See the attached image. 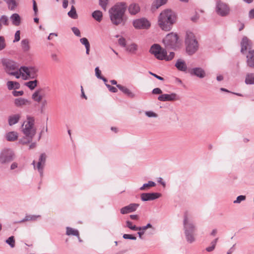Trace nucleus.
<instances>
[{
    "mask_svg": "<svg viewBox=\"0 0 254 254\" xmlns=\"http://www.w3.org/2000/svg\"><path fill=\"white\" fill-rule=\"evenodd\" d=\"M37 83L38 81L37 80H34L26 82L25 85L30 89L33 90L37 86Z\"/></svg>",
    "mask_w": 254,
    "mask_h": 254,
    "instance_id": "nucleus-40",
    "label": "nucleus"
},
{
    "mask_svg": "<svg viewBox=\"0 0 254 254\" xmlns=\"http://www.w3.org/2000/svg\"><path fill=\"white\" fill-rule=\"evenodd\" d=\"M129 13L131 15H135L140 11L139 5L136 3H132L128 8Z\"/></svg>",
    "mask_w": 254,
    "mask_h": 254,
    "instance_id": "nucleus-26",
    "label": "nucleus"
},
{
    "mask_svg": "<svg viewBox=\"0 0 254 254\" xmlns=\"http://www.w3.org/2000/svg\"><path fill=\"white\" fill-rule=\"evenodd\" d=\"M139 204L137 203H130L128 205L126 206L121 209V213L122 214H125L135 211Z\"/></svg>",
    "mask_w": 254,
    "mask_h": 254,
    "instance_id": "nucleus-15",
    "label": "nucleus"
},
{
    "mask_svg": "<svg viewBox=\"0 0 254 254\" xmlns=\"http://www.w3.org/2000/svg\"><path fill=\"white\" fill-rule=\"evenodd\" d=\"M152 225L150 223H148L146 226L142 227H137V230L138 231H145L148 228H152Z\"/></svg>",
    "mask_w": 254,
    "mask_h": 254,
    "instance_id": "nucleus-52",
    "label": "nucleus"
},
{
    "mask_svg": "<svg viewBox=\"0 0 254 254\" xmlns=\"http://www.w3.org/2000/svg\"><path fill=\"white\" fill-rule=\"evenodd\" d=\"M167 2V0H155L152 5L151 9L152 11H155L158 9L161 5L165 4Z\"/></svg>",
    "mask_w": 254,
    "mask_h": 254,
    "instance_id": "nucleus-30",
    "label": "nucleus"
},
{
    "mask_svg": "<svg viewBox=\"0 0 254 254\" xmlns=\"http://www.w3.org/2000/svg\"><path fill=\"white\" fill-rule=\"evenodd\" d=\"M133 25L135 28L147 29L150 27V24L146 19L141 18L134 20Z\"/></svg>",
    "mask_w": 254,
    "mask_h": 254,
    "instance_id": "nucleus-12",
    "label": "nucleus"
},
{
    "mask_svg": "<svg viewBox=\"0 0 254 254\" xmlns=\"http://www.w3.org/2000/svg\"><path fill=\"white\" fill-rule=\"evenodd\" d=\"M247 63L248 66L254 68V50L250 51L247 55Z\"/></svg>",
    "mask_w": 254,
    "mask_h": 254,
    "instance_id": "nucleus-18",
    "label": "nucleus"
},
{
    "mask_svg": "<svg viewBox=\"0 0 254 254\" xmlns=\"http://www.w3.org/2000/svg\"><path fill=\"white\" fill-rule=\"evenodd\" d=\"M20 32L19 30H17L14 35V39L13 41V43L18 42L20 39Z\"/></svg>",
    "mask_w": 254,
    "mask_h": 254,
    "instance_id": "nucleus-51",
    "label": "nucleus"
},
{
    "mask_svg": "<svg viewBox=\"0 0 254 254\" xmlns=\"http://www.w3.org/2000/svg\"><path fill=\"white\" fill-rule=\"evenodd\" d=\"M72 31L73 32V33L77 37H80L81 36V33L80 30L75 27H73L71 28Z\"/></svg>",
    "mask_w": 254,
    "mask_h": 254,
    "instance_id": "nucleus-54",
    "label": "nucleus"
},
{
    "mask_svg": "<svg viewBox=\"0 0 254 254\" xmlns=\"http://www.w3.org/2000/svg\"><path fill=\"white\" fill-rule=\"evenodd\" d=\"M242 53L244 54L250 46V41L247 37H244L241 42Z\"/></svg>",
    "mask_w": 254,
    "mask_h": 254,
    "instance_id": "nucleus-19",
    "label": "nucleus"
},
{
    "mask_svg": "<svg viewBox=\"0 0 254 254\" xmlns=\"http://www.w3.org/2000/svg\"><path fill=\"white\" fill-rule=\"evenodd\" d=\"M51 58L54 61H58V58L57 55L55 53H53L51 54Z\"/></svg>",
    "mask_w": 254,
    "mask_h": 254,
    "instance_id": "nucleus-62",
    "label": "nucleus"
},
{
    "mask_svg": "<svg viewBox=\"0 0 254 254\" xmlns=\"http://www.w3.org/2000/svg\"><path fill=\"white\" fill-rule=\"evenodd\" d=\"M118 43L122 47L125 48L127 46L126 40L123 37H120L118 39Z\"/></svg>",
    "mask_w": 254,
    "mask_h": 254,
    "instance_id": "nucleus-47",
    "label": "nucleus"
},
{
    "mask_svg": "<svg viewBox=\"0 0 254 254\" xmlns=\"http://www.w3.org/2000/svg\"><path fill=\"white\" fill-rule=\"evenodd\" d=\"M80 43L85 46L86 49V54H89L90 45V43L86 38H82L80 39Z\"/></svg>",
    "mask_w": 254,
    "mask_h": 254,
    "instance_id": "nucleus-31",
    "label": "nucleus"
},
{
    "mask_svg": "<svg viewBox=\"0 0 254 254\" xmlns=\"http://www.w3.org/2000/svg\"><path fill=\"white\" fill-rule=\"evenodd\" d=\"M106 86L108 88L109 90L112 93H116L118 91V89L116 87L112 86L109 84H106Z\"/></svg>",
    "mask_w": 254,
    "mask_h": 254,
    "instance_id": "nucleus-50",
    "label": "nucleus"
},
{
    "mask_svg": "<svg viewBox=\"0 0 254 254\" xmlns=\"http://www.w3.org/2000/svg\"><path fill=\"white\" fill-rule=\"evenodd\" d=\"M92 16L93 18L98 22H100L102 20L103 14L102 12L100 10L94 11L92 13Z\"/></svg>",
    "mask_w": 254,
    "mask_h": 254,
    "instance_id": "nucleus-33",
    "label": "nucleus"
},
{
    "mask_svg": "<svg viewBox=\"0 0 254 254\" xmlns=\"http://www.w3.org/2000/svg\"><path fill=\"white\" fill-rule=\"evenodd\" d=\"M35 161H33L32 164L33 165L34 168L37 169L38 170V171H39V172L41 176H42L43 175V168L45 166V165L43 164L42 163H41L39 161L38 162L36 167L35 166Z\"/></svg>",
    "mask_w": 254,
    "mask_h": 254,
    "instance_id": "nucleus-34",
    "label": "nucleus"
},
{
    "mask_svg": "<svg viewBox=\"0 0 254 254\" xmlns=\"http://www.w3.org/2000/svg\"><path fill=\"white\" fill-rule=\"evenodd\" d=\"M175 56V53L173 52L170 53L169 55H167V51L166 50V54L164 60L169 61L172 60Z\"/></svg>",
    "mask_w": 254,
    "mask_h": 254,
    "instance_id": "nucleus-46",
    "label": "nucleus"
},
{
    "mask_svg": "<svg viewBox=\"0 0 254 254\" xmlns=\"http://www.w3.org/2000/svg\"><path fill=\"white\" fill-rule=\"evenodd\" d=\"M183 226L187 242L189 244L194 243L196 240L197 228L190 217L187 214H185L184 216Z\"/></svg>",
    "mask_w": 254,
    "mask_h": 254,
    "instance_id": "nucleus-4",
    "label": "nucleus"
},
{
    "mask_svg": "<svg viewBox=\"0 0 254 254\" xmlns=\"http://www.w3.org/2000/svg\"><path fill=\"white\" fill-rule=\"evenodd\" d=\"M7 86L9 90L13 89H18L20 87L19 84L17 82L9 81L7 82Z\"/></svg>",
    "mask_w": 254,
    "mask_h": 254,
    "instance_id": "nucleus-38",
    "label": "nucleus"
},
{
    "mask_svg": "<svg viewBox=\"0 0 254 254\" xmlns=\"http://www.w3.org/2000/svg\"><path fill=\"white\" fill-rule=\"evenodd\" d=\"M180 98L175 93H172L170 94H164L159 96L158 97V99L161 101H173L179 100Z\"/></svg>",
    "mask_w": 254,
    "mask_h": 254,
    "instance_id": "nucleus-13",
    "label": "nucleus"
},
{
    "mask_svg": "<svg viewBox=\"0 0 254 254\" xmlns=\"http://www.w3.org/2000/svg\"><path fill=\"white\" fill-rule=\"evenodd\" d=\"M95 75L96 76V77L98 78H101V77L102 76L101 75V70L99 69V67H96L95 69Z\"/></svg>",
    "mask_w": 254,
    "mask_h": 254,
    "instance_id": "nucleus-56",
    "label": "nucleus"
},
{
    "mask_svg": "<svg viewBox=\"0 0 254 254\" xmlns=\"http://www.w3.org/2000/svg\"><path fill=\"white\" fill-rule=\"evenodd\" d=\"M156 184L153 181H148L146 184L143 185L142 187L139 188L140 190H148L150 187H154Z\"/></svg>",
    "mask_w": 254,
    "mask_h": 254,
    "instance_id": "nucleus-36",
    "label": "nucleus"
},
{
    "mask_svg": "<svg viewBox=\"0 0 254 254\" xmlns=\"http://www.w3.org/2000/svg\"><path fill=\"white\" fill-rule=\"evenodd\" d=\"M215 11L218 15L225 17L229 14L230 8L227 3L218 0L216 2Z\"/></svg>",
    "mask_w": 254,
    "mask_h": 254,
    "instance_id": "nucleus-9",
    "label": "nucleus"
},
{
    "mask_svg": "<svg viewBox=\"0 0 254 254\" xmlns=\"http://www.w3.org/2000/svg\"><path fill=\"white\" fill-rule=\"evenodd\" d=\"M66 229V234L67 235L76 236L79 238V232H78V230L74 229L69 227H67Z\"/></svg>",
    "mask_w": 254,
    "mask_h": 254,
    "instance_id": "nucleus-37",
    "label": "nucleus"
},
{
    "mask_svg": "<svg viewBox=\"0 0 254 254\" xmlns=\"http://www.w3.org/2000/svg\"><path fill=\"white\" fill-rule=\"evenodd\" d=\"M246 196L245 195H239L237 197L236 200L234 201V203H240L242 201H244L246 199Z\"/></svg>",
    "mask_w": 254,
    "mask_h": 254,
    "instance_id": "nucleus-49",
    "label": "nucleus"
},
{
    "mask_svg": "<svg viewBox=\"0 0 254 254\" xmlns=\"http://www.w3.org/2000/svg\"><path fill=\"white\" fill-rule=\"evenodd\" d=\"M41 217L39 215H26L25 217L20 221L16 222L15 223H21L26 221H36L38 218Z\"/></svg>",
    "mask_w": 254,
    "mask_h": 254,
    "instance_id": "nucleus-22",
    "label": "nucleus"
},
{
    "mask_svg": "<svg viewBox=\"0 0 254 254\" xmlns=\"http://www.w3.org/2000/svg\"><path fill=\"white\" fill-rule=\"evenodd\" d=\"M5 243L9 245L11 248L15 247V241L14 236H11L6 240Z\"/></svg>",
    "mask_w": 254,
    "mask_h": 254,
    "instance_id": "nucleus-42",
    "label": "nucleus"
},
{
    "mask_svg": "<svg viewBox=\"0 0 254 254\" xmlns=\"http://www.w3.org/2000/svg\"><path fill=\"white\" fill-rule=\"evenodd\" d=\"M163 42L166 49L176 50L180 46L178 36L173 32L168 34L163 39Z\"/></svg>",
    "mask_w": 254,
    "mask_h": 254,
    "instance_id": "nucleus-7",
    "label": "nucleus"
},
{
    "mask_svg": "<svg viewBox=\"0 0 254 254\" xmlns=\"http://www.w3.org/2000/svg\"><path fill=\"white\" fill-rule=\"evenodd\" d=\"M152 92L154 94H160L162 93V91L159 88H155L153 89Z\"/></svg>",
    "mask_w": 254,
    "mask_h": 254,
    "instance_id": "nucleus-60",
    "label": "nucleus"
},
{
    "mask_svg": "<svg viewBox=\"0 0 254 254\" xmlns=\"http://www.w3.org/2000/svg\"><path fill=\"white\" fill-rule=\"evenodd\" d=\"M69 17L72 19H77L78 15L76 13V9L73 5H72L70 10L67 13Z\"/></svg>",
    "mask_w": 254,
    "mask_h": 254,
    "instance_id": "nucleus-39",
    "label": "nucleus"
},
{
    "mask_svg": "<svg viewBox=\"0 0 254 254\" xmlns=\"http://www.w3.org/2000/svg\"><path fill=\"white\" fill-rule=\"evenodd\" d=\"M14 158L13 151L9 149H4L0 153V163L2 164L8 163Z\"/></svg>",
    "mask_w": 254,
    "mask_h": 254,
    "instance_id": "nucleus-11",
    "label": "nucleus"
},
{
    "mask_svg": "<svg viewBox=\"0 0 254 254\" xmlns=\"http://www.w3.org/2000/svg\"><path fill=\"white\" fill-rule=\"evenodd\" d=\"M129 217L132 220H137L139 219V217L137 215H130Z\"/></svg>",
    "mask_w": 254,
    "mask_h": 254,
    "instance_id": "nucleus-64",
    "label": "nucleus"
},
{
    "mask_svg": "<svg viewBox=\"0 0 254 254\" xmlns=\"http://www.w3.org/2000/svg\"><path fill=\"white\" fill-rule=\"evenodd\" d=\"M149 52L156 59L163 60L166 54V49L162 48L159 44H155L151 47Z\"/></svg>",
    "mask_w": 254,
    "mask_h": 254,
    "instance_id": "nucleus-10",
    "label": "nucleus"
},
{
    "mask_svg": "<svg viewBox=\"0 0 254 254\" xmlns=\"http://www.w3.org/2000/svg\"><path fill=\"white\" fill-rule=\"evenodd\" d=\"M33 10L34 11V14L36 15L38 13V7L36 4V1L35 0H33Z\"/></svg>",
    "mask_w": 254,
    "mask_h": 254,
    "instance_id": "nucleus-59",
    "label": "nucleus"
},
{
    "mask_svg": "<svg viewBox=\"0 0 254 254\" xmlns=\"http://www.w3.org/2000/svg\"><path fill=\"white\" fill-rule=\"evenodd\" d=\"M68 6V0H63V6L64 8H66Z\"/></svg>",
    "mask_w": 254,
    "mask_h": 254,
    "instance_id": "nucleus-63",
    "label": "nucleus"
},
{
    "mask_svg": "<svg viewBox=\"0 0 254 254\" xmlns=\"http://www.w3.org/2000/svg\"><path fill=\"white\" fill-rule=\"evenodd\" d=\"M14 104L16 107H21L24 105H30V102L27 99L18 98L14 100Z\"/></svg>",
    "mask_w": 254,
    "mask_h": 254,
    "instance_id": "nucleus-21",
    "label": "nucleus"
},
{
    "mask_svg": "<svg viewBox=\"0 0 254 254\" xmlns=\"http://www.w3.org/2000/svg\"><path fill=\"white\" fill-rule=\"evenodd\" d=\"M126 50L127 52L134 54L136 53V52L138 50V46L135 43H132L128 45L127 46H126Z\"/></svg>",
    "mask_w": 254,
    "mask_h": 254,
    "instance_id": "nucleus-27",
    "label": "nucleus"
},
{
    "mask_svg": "<svg viewBox=\"0 0 254 254\" xmlns=\"http://www.w3.org/2000/svg\"><path fill=\"white\" fill-rule=\"evenodd\" d=\"M161 194L157 192L143 193L141 194V199L143 201L153 200L160 197Z\"/></svg>",
    "mask_w": 254,
    "mask_h": 254,
    "instance_id": "nucleus-14",
    "label": "nucleus"
},
{
    "mask_svg": "<svg viewBox=\"0 0 254 254\" xmlns=\"http://www.w3.org/2000/svg\"><path fill=\"white\" fill-rule=\"evenodd\" d=\"M6 47L5 40L3 36H0V51H2Z\"/></svg>",
    "mask_w": 254,
    "mask_h": 254,
    "instance_id": "nucleus-45",
    "label": "nucleus"
},
{
    "mask_svg": "<svg viewBox=\"0 0 254 254\" xmlns=\"http://www.w3.org/2000/svg\"><path fill=\"white\" fill-rule=\"evenodd\" d=\"M1 62L5 72L7 74L13 76L16 78H19L20 67L17 63L8 59H2Z\"/></svg>",
    "mask_w": 254,
    "mask_h": 254,
    "instance_id": "nucleus-5",
    "label": "nucleus"
},
{
    "mask_svg": "<svg viewBox=\"0 0 254 254\" xmlns=\"http://www.w3.org/2000/svg\"><path fill=\"white\" fill-rule=\"evenodd\" d=\"M177 20L176 13L172 10L162 11L158 17V25L163 31H170Z\"/></svg>",
    "mask_w": 254,
    "mask_h": 254,
    "instance_id": "nucleus-3",
    "label": "nucleus"
},
{
    "mask_svg": "<svg viewBox=\"0 0 254 254\" xmlns=\"http://www.w3.org/2000/svg\"><path fill=\"white\" fill-rule=\"evenodd\" d=\"M10 19L13 25L15 26H19L21 23V18L19 15L17 13L12 14L10 17Z\"/></svg>",
    "mask_w": 254,
    "mask_h": 254,
    "instance_id": "nucleus-24",
    "label": "nucleus"
},
{
    "mask_svg": "<svg viewBox=\"0 0 254 254\" xmlns=\"http://www.w3.org/2000/svg\"><path fill=\"white\" fill-rule=\"evenodd\" d=\"M46 160V154L45 153H42L40 155L38 161L42 163L43 164L45 165Z\"/></svg>",
    "mask_w": 254,
    "mask_h": 254,
    "instance_id": "nucleus-53",
    "label": "nucleus"
},
{
    "mask_svg": "<svg viewBox=\"0 0 254 254\" xmlns=\"http://www.w3.org/2000/svg\"><path fill=\"white\" fill-rule=\"evenodd\" d=\"M41 91L42 89H39L33 93L32 95V98L34 101L40 103L44 100L43 99V96L41 94Z\"/></svg>",
    "mask_w": 254,
    "mask_h": 254,
    "instance_id": "nucleus-20",
    "label": "nucleus"
},
{
    "mask_svg": "<svg viewBox=\"0 0 254 254\" xmlns=\"http://www.w3.org/2000/svg\"><path fill=\"white\" fill-rule=\"evenodd\" d=\"M117 88L129 97L133 98L135 96L134 94L129 89L125 86H124L121 84H118V85H117Z\"/></svg>",
    "mask_w": 254,
    "mask_h": 254,
    "instance_id": "nucleus-25",
    "label": "nucleus"
},
{
    "mask_svg": "<svg viewBox=\"0 0 254 254\" xmlns=\"http://www.w3.org/2000/svg\"><path fill=\"white\" fill-rule=\"evenodd\" d=\"M185 45L186 52L190 55H193L197 51L198 48V42L193 33H189L187 34Z\"/></svg>",
    "mask_w": 254,
    "mask_h": 254,
    "instance_id": "nucleus-6",
    "label": "nucleus"
},
{
    "mask_svg": "<svg viewBox=\"0 0 254 254\" xmlns=\"http://www.w3.org/2000/svg\"><path fill=\"white\" fill-rule=\"evenodd\" d=\"M21 47L24 52H27L30 50L29 42L28 39H23L21 42Z\"/></svg>",
    "mask_w": 254,
    "mask_h": 254,
    "instance_id": "nucleus-35",
    "label": "nucleus"
},
{
    "mask_svg": "<svg viewBox=\"0 0 254 254\" xmlns=\"http://www.w3.org/2000/svg\"><path fill=\"white\" fill-rule=\"evenodd\" d=\"M190 73L191 75H195L200 78H203L206 76L205 71L201 67L192 68L190 71Z\"/></svg>",
    "mask_w": 254,
    "mask_h": 254,
    "instance_id": "nucleus-16",
    "label": "nucleus"
},
{
    "mask_svg": "<svg viewBox=\"0 0 254 254\" xmlns=\"http://www.w3.org/2000/svg\"><path fill=\"white\" fill-rule=\"evenodd\" d=\"M38 69L34 66H21L19 70V78L21 76L24 80L36 78Z\"/></svg>",
    "mask_w": 254,
    "mask_h": 254,
    "instance_id": "nucleus-8",
    "label": "nucleus"
},
{
    "mask_svg": "<svg viewBox=\"0 0 254 254\" xmlns=\"http://www.w3.org/2000/svg\"><path fill=\"white\" fill-rule=\"evenodd\" d=\"M126 227L132 230L137 231V227L135 225H133L132 223L130 221L127 220L126 221Z\"/></svg>",
    "mask_w": 254,
    "mask_h": 254,
    "instance_id": "nucleus-44",
    "label": "nucleus"
},
{
    "mask_svg": "<svg viewBox=\"0 0 254 254\" xmlns=\"http://www.w3.org/2000/svg\"><path fill=\"white\" fill-rule=\"evenodd\" d=\"M175 66L179 70L182 71H186L187 69V66L186 63L181 59L177 61Z\"/></svg>",
    "mask_w": 254,
    "mask_h": 254,
    "instance_id": "nucleus-28",
    "label": "nucleus"
},
{
    "mask_svg": "<svg viewBox=\"0 0 254 254\" xmlns=\"http://www.w3.org/2000/svg\"><path fill=\"white\" fill-rule=\"evenodd\" d=\"M18 134L16 131H10L5 134V138L8 141H14L17 139Z\"/></svg>",
    "mask_w": 254,
    "mask_h": 254,
    "instance_id": "nucleus-23",
    "label": "nucleus"
},
{
    "mask_svg": "<svg viewBox=\"0 0 254 254\" xmlns=\"http://www.w3.org/2000/svg\"><path fill=\"white\" fill-rule=\"evenodd\" d=\"M5 1L9 9L13 10L15 9L16 6V3L14 0H6Z\"/></svg>",
    "mask_w": 254,
    "mask_h": 254,
    "instance_id": "nucleus-43",
    "label": "nucleus"
},
{
    "mask_svg": "<svg viewBox=\"0 0 254 254\" xmlns=\"http://www.w3.org/2000/svg\"><path fill=\"white\" fill-rule=\"evenodd\" d=\"M9 24L8 18L7 16L3 15L0 17V32L2 28V25L7 26Z\"/></svg>",
    "mask_w": 254,
    "mask_h": 254,
    "instance_id": "nucleus-32",
    "label": "nucleus"
},
{
    "mask_svg": "<svg viewBox=\"0 0 254 254\" xmlns=\"http://www.w3.org/2000/svg\"><path fill=\"white\" fill-rule=\"evenodd\" d=\"M108 3V0H99V5L102 8L106 10V7Z\"/></svg>",
    "mask_w": 254,
    "mask_h": 254,
    "instance_id": "nucleus-48",
    "label": "nucleus"
},
{
    "mask_svg": "<svg viewBox=\"0 0 254 254\" xmlns=\"http://www.w3.org/2000/svg\"><path fill=\"white\" fill-rule=\"evenodd\" d=\"M21 131L25 136L19 139V142L22 144L31 143L37 131L34 117L30 116L26 117V120L21 126Z\"/></svg>",
    "mask_w": 254,
    "mask_h": 254,
    "instance_id": "nucleus-2",
    "label": "nucleus"
},
{
    "mask_svg": "<svg viewBox=\"0 0 254 254\" xmlns=\"http://www.w3.org/2000/svg\"><path fill=\"white\" fill-rule=\"evenodd\" d=\"M145 115L148 117H157V115L155 113L151 111H147L145 112Z\"/></svg>",
    "mask_w": 254,
    "mask_h": 254,
    "instance_id": "nucleus-57",
    "label": "nucleus"
},
{
    "mask_svg": "<svg viewBox=\"0 0 254 254\" xmlns=\"http://www.w3.org/2000/svg\"><path fill=\"white\" fill-rule=\"evenodd\" d=\"M21 118V115L19 114H13L9 116L8 118V123L10 126H12L18 122Z\"/></svg>",
    "mask_w": 254,
    "mask_h": 254,
    "instance_id": "nucleus-17",
    "label": "nucleus"
},
{
    "mask_svg": "<svg viewBox=\"0 0 254 254\" xmlns=\"http://www.w3.org/2000/svg\"><path fill=\"white\" fill-rule=\"evenodd\" d=\"M23 93L24 92L23 91H13L12 92L13 95L15 97L22 96Z\"/></svg>",
    "mask_w": 254,
    "mask_h": 254,
    "instance_id": "nucleus-58",
    "label": "nucleus"
},
{
    "mask_svg": "<svg viewBox=\"0 0 254 254\" xmlns=\"http://www.w3.org/2000/svg\"><path fill=\"white\" fill-rule=\"evenodd\" d=\"M39 103H40L39 110H40V113L41 114H43L45 112L46 107L48 104V101L46 99H44V100H43L42 101L40 102Z\"/></svg>",
    "mask_w": 254,
    "mask_h": 254,
    "instance_id": "nucleus-41",
    "label": "nucleus"
},
{
    "mask_svg": "<svg viewBox=\"0 0 254 254\" xmlns=\"http://www.w3.org/2000/svg\"><path fill=\"white\" fill-rule=\"evenodd\" d=\"M249 17L250 18H254V9L251 10L249 13Z\"/></svg>",
    "mask_w": 254,
    "mask_h": 254,
    "instance_id": "nucleus-61",
    "label": "nucleus"
},
{
    "mask_svg": "<svg viewBox=\"0 0 254 254\" xmlns=\"http://www.w3.org/2000/svg\"><path fill=\"white\" fill-rule=\"evenodd\" d=\"M245 82L247 85L254 84V72H248L246 74Z\"/></svg>",
    "mask_w": 254,
    "mask_h": 254,
    "instance_id": "nucleus-29",
    "label": "nucleus"
},
{
    "mask_svg": "<svg viewBox=\"0 0 254 254\" xmlns=\"http://www.w3.org/2000/svg\"><path fill=\"white\" fill-rule=\"evenodd\" d=\"M127 8L126 2H120L117 3L109 9V17L113 24L116 26L125 25L126 19L125 18V14Z\"/></svg>",
    "mask_w": 254,
    "mask_h": 254,
    "instance_id": "nucleus-1",
    "label": "nucleus"
},
{
    "mask_svg": "<svg viewBox=\"0 0 254 254\" xmlns=\"http://www.w3.org/2000/svg\"><path fill=\"white\" fill-rule=\"evenodd\" d=\"M123 238L125 239H130L133 240H136V237L135 236H133L129 234H124L123 235Z\"/></svg>",
    "mask_w": 254,
    "mask_h": 254,
    "instance_id": "nucleus-55",
    "label": "nucleus"
}]
</instances>
